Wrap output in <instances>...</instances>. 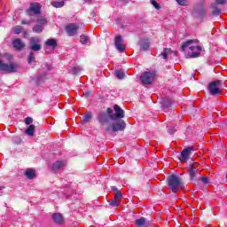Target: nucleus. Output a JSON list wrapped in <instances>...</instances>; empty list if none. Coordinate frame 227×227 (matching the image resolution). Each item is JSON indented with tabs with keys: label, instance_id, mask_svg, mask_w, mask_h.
<instances>
[{
	"label": "nucleus",
	"instance_id": "f257e3e1",
	"mask_svg": "<svg viewBox=\"0 0 227 227\" xmlns=\"http://www.w3.org/2000/svg\"><path fill=\"white\" fill-rule=\"evenodd\" d=\"M194 43H198V40H189L183 43L181 51L182 52L187 51V58H200L201 56V46L194 45Z\"/></svg>",
	"mask_w": 227,
	"mask_h": 227
},
{
	"label": "nucleus",
	"instance_id": "f03ea898",
	"mask_svg": "<svg viewBox=\"0 0 227 227\" xmlns=\"http://www.w3.org/2000/svg\"><path fill=\"white\" fill-rule=\"evenodd\" d=\"M106 113L111 120H121V118H125V112L120 106L115 105L114 106V110L112 108H107Z\"/></svg>",
	"mask_w": 227,
	"mask_h": 227
},
{
	"label": "nucleus",
	"instance_id": "7ed1b4c3",
	"mask_svg": "<svg viewBox=\"0 0 227 227\" xmlns=\"http://www.w3.org/2000/svg\"><path fill=\"white\" fill-rule=\"evenodd\" d=\"M168 186L172 192H178L182 189V178L176 176H170L168 177Z\"/></svg>",
	"mask_w": 227,
	"mask_h": 227
},
{
	"label": "nucleus",
	"instance_id": "20e7f679",
	"mask_svg": "<svg viewBox=\"0 0 227 227\" xmlns=\"http://www.w3.org/2000/svg\"><path fill=\"white\" fill-rule=\"evenodd\" d=\"M20 67V66L19 64H15L13 62L6 64L0 59V70L2 72H8V74H13L17 72V70H19Z\"/></svg>",
	"mask_w": 227,
	"mask_h": 227
},
{
	"label": "nucleus",
	"instance_id": "39448f33",
	"mask_svg": "<svg viewBox=\"0 0 227 227\" xmlns=\"http://www.w3.org/2000/svg\"><path fill=\"white\" fill-rule=\"evenodd\" d=\"M125 127H126L125 121H117L112 124V127L107 126L105 128V129L106 130V132H111V130L113 132H120L121 130H125Z\"/></svg>",
	"mask_w": 227,
	"mask_h": 227
},
{
	"label": "nucleus",
	"instance_id": "423d86ee",
	"mask_svg": "<svg viewBox=\"0 0 227 227\" xmlns=\"http://www.w3.org/2000/svg\"><path fill=\"white\" fill-rule=\"evenodd\" d=\"M140 81L143 84H152L155 81V72H145L140 77Z\"/></svg>",
	"mask_w": 227,
	"mask_h": 227
},
{
	"label": "nucleus",
	"instance_id": "0eeeda50",
	"mask_svg": "<svg viewBox=\"0 0 227 227\" xmlns=\"http://www.w3.org/2000/svg\"><path fill=\"white\" fill-rule=\"evenodd\" d=\"M42 10V5L38 3L30 4L29 8L27 10V15L32 17V15H38Z\"/></svg>",
	"mask_w": 227,
	"mask_h": 227
},
{
	"label": "nucleus",
	"instance_id": "6e6552de",
	"mask_svg": "<svg viewBox=\"0 0 227 227\" xmlns=\"http://www.w3.org/2000/svg\"><path fill=\"white\" fill-rule=\"evenodd\" d=\"M220 87L221 81L216 80L215 82H212L208 86V90L211 95H221V90H219Z\"/></svg>",
	"mask_w": 227,
	"mask_h": 227
},
{
	"label": "nucleus",
	"instance_id": "1a4fd4ad",
	"mask_svg": "<svg viewBox=\"0 0 227 227\" xmlns=\"http://www.w3.org/2000/svg\"><path fill=\"white\" fill-rule=\"evenodd\" d=\"M192 150H194L193 146L184 149L179 156V160L182 162H187V160L191 157V152H192Z\"/></svg>",
	"mask_w": 227,
	"mask_h": 227
},
{
	"label": "nucleus",
	"instance_id": "9d476101",
	"mask_svg": "<svg viewBox=\"0 0 227 227\" xmlns=\"http://www.w3.org/2000/svg\"><path fill=\"white\" fill-rule=\"evenodd\" d=\"M40 43V38L38 37H31L30 38V49L31 51H34L35 52H37L42 49V45Z\"/></svg>",
	"mask_w": 227,
	"mask_h": 227
},
{
	"label": "nucleus",
	"instance_id": "9b49d317",
	"mask_svg": "<svg viewBox=\"0 0 227 227\" xmlns=\"http://www.w3.org/2000/svg\"><path fill=\"white\" fill-rule=\"evenodd\" d=\"M123 198V194L121 191H117L115 192L114 200H111L110 205L111 207H120V203H121V199Z\"/></svg>",
	"mask_w": 227,
	"mask_h": 227
},
{
	"label": "nucleus",
	"instance_id": "f8f14e48",
	"mask_svg": "<svg viewBox=\"0 0 227 227\" xmlns=\"http://www.w3.org/2000/svg\"><path fill=\"white\" fill-rule=\"evenodd\" d=\"M77 29H79V27H77V25L74 23L68 24L66 27V31L69 36L77 35Z\"/></svg>",
	"mask_w": 227,
	"mask_h": 227
},
{
	"label": "nucleus",
	"instance_id": "ddd939ff",
	"mask_svg": "<svg viewBox=\"0 0 227 227\" xmlns=\"http://www.w3.org/2000/svg\"><path fill=\"white\" fill-rule=\"evenodd\" d=\"M114 45H115L117 51H119V52H125L126 48L123 45V39H121V35H117L115 37Z\"/></svg>",
	"mask_w": 227,
	"mask_h": 227
},
{
	"label": "nucleus",
	"instance_id": "4468645a",
	"mask_svg": "<svg viewBox=\"0 0 227 227\" xmlns=\"http://www.w3.org/2000/svg\"><path fill=\"white\" fill-rule=\"evenodd\" d=\"M12 47L16 49V51H22V49L26 47V43L22 42V39L16 38L12 41Z\"/></svg>",
	"mask_w": 227,
	"mask_h": 227
},
{
	"label": "nucleus",
	"instance_id": "2eb2a0df",
	"mask_svg": "<svg viewBox=\"0 0 227 227\" xmlns=\"http://www.w3.org/2000/svg\"><path fill=\"white\" fill-rule=\"evenodd\" d=\"M67 166V160H58L52 165V170L53 171H59V169H63V168H66Z\"/></svg>",
	"mask_w": 227,
	"mask_h": 227
},
{
	"label": "nucleus",
	"instance_id": "dca6fc26",
	"mask_svg": "<svg viewBox=\"0 0 227 227\" xmlns=\"http://www.w3.org/2000/svg\"><path fill=\"white\" fill-rule=\"evenodd\" d=\"M192 15L193 17H196V19H203V16L207 15V11L203 7H200V9H194Z\"/></svg>",
	"mask_w": 227,
	"mask_h": 227
},
{
	"label": "nucleus",
	"instance_id": "f3484780",
	"mask_svg": "<svg viewBox=\"0 0 227 227\" xmlns=\"http://www.w3.org/2000/svg\"><path fill=\"white\" fill-rule=\"evenodd\" d=\"M98 120L99 123H101V125H106L109 123V114L100 113L98 114Z\"/></svg>",
	"mask_w": 227,
	"mask_h": 227
},
{
	"label": "nucleus",
	"instance_id": "a211bd4d",
	"mask_svg": "<svg viewBox=\"0 0 227 227\" xmlns=\"http://www.w3.org/2000/svg\"><path fill=\"white\" fill-rule=\"evenodd\" d=\"M135 226L136 227H148V226H150V222L146 221V218H145V217H140L136 220Z\"/></svg>",
	"mask_w": 227,
	"mask_h": 227
},
{
	"label": "nucleus",
	"instance_id": "6ab92c4d",
	"mask_svg": "<svg viewBox=\"0 0 227 227\" xmlns=\"http://www.w3.org/2000/svg\"><path fill=\"white\" fill-rule=\"evenodd\" d=\"M52 219L54 223H56L57 224H63V223H65V220L63 219V215H61V214L59 213L53 214Z\"/></svg>",
	"mask_w": 227,
	"mask_h": 227
},
{
	"label": "nucleus",
	"instance_id": "aec40b11",
	"mask_svg": "<svg viewBox=\"0 0 227 227\" xmlns=\"http://www.w3.org/2000/svg\"><path fill=\"white\" fill-rule=\"evenodd\" d=\"M25 176H27V178H28V180H33V178L36 176V171L33 168H27L25 171Z\"/></svg>",
	"mask_w": 227,
	"mask_h": 227
},
{
	"label": "nucleus",
	"instance_id": "412c9836",
	"mask_svg": "<svg viewBox=\"0 0 227 227\" xmlns=\"http://www.w3.org/2000/svg\"><path fill=\"white\" fill-rule=\"evenodd\" d=\"M139 45L142 47L143 51H148L150 48V42L147 39H141Z\"/></svg>",
	"mask_w": 227,
	"mask_h": 227
},
{
	"label": "nucleus",
	"instance_id": "4be33fe9",
	"mask_svg": "<svg viewBox=\"0 0 227 227\" xmlns=\"http://www.w3.org/2000/svg\"><path fill=\"white\" fill-rule=\"evenodd\" d=\"M36 22L40 26H43V27H45L46 24H48L49 21L47 20V18L43 16H38L36 19Z\"/></svg>",
	"mask_w": 227,
	"mask_h": 227
},
{
	"label": "nucleus",
	"instance_id": "5701e85b",
	"mask_svg": "<svg viewBox=\"0 0 227 227\" xmlns=\"http://www.w3.org/2000/svg\"><path fill=\"white\" fill-rule=\"evenodd\" d=\"M45 43L48 47H52L53 49H56V47H58V42L56 41V39H48Z\"/></svg>",
	"mask_w": 227,
	"mask_h": 227
},
{
	"label": "nucleus",
	"instance_id": "b1692460",
	"mask_svg": "<svg viewBox=\"0 0 227 227\" xmlns=\"http://www.w3.org/2000/svg\"><path fill=\"white\" fill-rule=\"evenodd\" d=\"M25 133L27 136H30V137H33L35 136V125H29L28 128L26 129Z\"/></svg>",
	"mask_w": 227,
	"mask_h": 227
},
{
	"label": "nucleus",
	"instance_id": "393cba45",
	"mask_svg": "<svg viewBox=\"0 0 227 227\" xmlns=\"http://www.w3.org/2000/svg\"><path fill=\"white\" fill-rule=\"evenodd\" d=\"M168 54H173V51H171L170 48H165L163 50V52L160 56L162 57V59H168Z\"/></svg>",
	"mask_w": 227,
	"mask_h": 227
},
{
	"label": "nucleus",
	"instance_id": "a878e982",
	"mask_svg": "<svg viewBox=\"0 0 227 227\" xmlns=\"http://www.w3.org/2000/svg\"><path fill=\"white\" fill-rule=\"evenodd\" d=\"M43 25H40V24H36V25H35L34 27H33V28H32V31L34 32V33H38V34H40V33H42V31H43Z\"/></svg>",
	"mask_w": 227,
	"mask_h": 227
},
{
	"label": "nucleus",
	"instance_id": "bb28decb",
	"mask_svg": "<svg viewBox=\"0 0 227 227\" xmlns=\"http://www.w3.org/2000/svg\"><path fill=\"white\" fill-rule=\"evenodd\" d=\"M197 173H198V169H196V168H194V165H192V167L190 168L191 180H194V178H196Z\"/></svg>",
	"mask_w": 227,
	"mask_h": 227
},
{
	"label": "nucleus",
	"instance_id": "cd10ccee",
	"mask_svg": "<svg viewBox=\"0 0 227 227\" xmlns=\"http://www.w3.org/2000/svg\"><path fill=\"white\" fill-rule=\"evenodd\" d=\"M91 120V113H86L82 119V123H88Z\"/></svg>",
	"mask_w": 227,
	"mask_h": 227
},
{
	"label": "nucleus",
	"instance_id": "c85d7f7f",
	"mask_svg": "<svg viewBox=\"0 0 227 227\" xmlns=\"http://www.w3.org/2000/svg\"><path fill=\"white\" fill-rule=\"evenodd\" d=\"M51 6H53V8H63V6H65V1L52 2Z\"/></svg>",
	"mask_w": 227,
	"mask_h": 227
},
{
	"label": "nucleus",
	"instance_id": "c756f323",
	"mask_svg": "<svg viewBox=\"0 0 227 227\" xmlns=\"http://www.w3.org/2000/svg\"><path fill=\"white\" fill-rule=\"evenodd\" d=\"M172 103L173 102L171 101V99H168V98L164 99L162 103L163 109H168V107H171Z\"/></svg>",
	"mask_w": 227,
	"mask_h": 227
},
{
	"label": "nucleus",
	"instance_id": "7c9ffc66",
	"mask_svg": "<svg viewBox=\"0 0 227 227\" xmlns=\"http://www.w3.org/2000/svg\"><path fill=\"white\" fill-rule=\"evenodd\" d=\"M82 69L81 68V67L79 66H74L71 68L70 70V74H79V72H81Z\"/></svg>",
	"mask_w": 227,
	"mask_h": 227
},
{
	"label": "nucleus",
	"instance_id": "2f4dec72",
	"mask_svg": "<svg viewBox=\"0 0 227 227\" xmlns=\"http://www.w3.org/2000/svg\"><path fill=\"white\" fill-rule=\"evenodd\" d=\"M89 41H90V37H88V36H86V35H82L80 36V42H81V43H82L83 45L86 44V43H88Z\"/></svg>",
	"mask_w": 227,
	"mask_h": 227
},
{
	"label": "nucleus",
	"instance_id": "473e14b6",
	"mask_svg": "<svg viewBox=\"0 0 227 227\" xmlns=\"http://www.w3.org/2000/svg\"><path fill=\"white\" fill-rule=\"evenodd\" d=\"M12 31H13L14 35H20V33H22V27L16 26L12 28Z\"/></svg>",
	"mask_w": 227,
	"mask_h": 227
},
{
	"label": "nucleus",
	"instance_id": "72a5a7b5",
	"mask_svg": "<svg viewBox=\"0 0 227 227\" xmlns=\"http://www.w3.org/2000/svg\"><path fill=\"white\" fill-rule=\"evenodd\" d=\"M115 76L117 77V79H123V77H125V74L121 71H116Z\"/></svg>",
	"mask_w": 227,
	"mask_h": 227
},
{
	"label": "nucleus",
	"instance_id": "f704fd0d",
	"mask_svg": "<svg viewBox=\"0 0 227 227\" xmlns=\"http://www.w3.org/2000/svg\"><path fill=\"white\" fill-rule=\"evenodd\" d=\"M33 22H35V20H23L21 21V24L26 25V26H29V24H33Z\"/></svg>",
	"mask_w": 227,
	"mask_h": 227
},
{
	"label": "nucleus",
	"instance_id": "c9c22d12",
	"mask_svg": "<svg viewBox=\"0 0 227 227\" xmlns=\"http://www.w3.org/2000/svg\"><path fill=\"white\" fill-rule=\"evenodd\" d=\"M28 63L31 64L33 63V61H35V53L31 52L28 55V59H27Z\"/></svg>",
	"mask_w": 227,
	"mask_h": 227
},
{
	"label": "nucleus",
	"instance_id": "e433bc0d",
	"mask_svg": "<svg viewBox=\"0 0 227 227\" xmlns=\"http://www.w3.org/2000/svg\"><path fill=\"white\" fill-rule=\"evenodd\" d=\"M151 4H153L154 8H156V10H159L160 8V5L155 0H151Z\"/></svg>",
	"mask_w": 227,
	"mask_h": 227
},
{
	"label": "nucleus",
	"instance_id": "4c0bfd02",
	"mask_svg": "<svg viewBox=\"0 0 227 227\" xmlns=\"http://www.w3.org/2000/svg\"><path fill=\"white\" fill-rule=\"evenodd\" d=\"M200 182H202V184H205L207 185V184H210V182L208 181V177L204 176L200 178Z\"/></svg>",
	"mask_w": 227,
	"mask_h": 227
},
{
	"label": "nucleus",
	"instance_id": "58836bf2",
	"mask_svg": "<svg viewBox=\"0 0 227 227\" xmlns=\"http://www.w3.org/2000/svg\"><path fill=\"white\" fill-rule=\"evenodd\" d=\"M212 15H221V9H217V8L214 7Z\"/></svg>",
	"mask_w": 227,
	"mask_h": 227
},
{
	"label": "nucleus",
	"instance_id": "ea45409f",
	"mask_svg": "<svg viewBox=\"0 0 227 227\" xmlns=\"http://www.w3.org/2000/svg\"><path fill=\"white\" fill-rule=\"evenodd\" d=\"M25 123H26V125H31V123H33V118H31V117H27V118L25 119Z\"/></svg>",
	"mask_w": 227,
	"mask_h": 227
},
{
	"label": "nucleus",
	"instance_id": "a19ab883",
	"mask_svg": "<svg viewBox=\"0 0 227 227\" xmlns=\"http://www.w3.org/2000/svg\"><path fill=\"white\" fill-rule=\"evenodd\" d=\"M176 2L178 3V4H180V6H185L187 1L185 0H176Z\"/></svg>",
	"mask_w": 227,
	"mask_h": 227
},
{
	"label": "nucleus",
	"instance_id": "79ce46f5",
	"mask_svg": "<svg viewBox=\"0 0 227 227\" xmlns=\"http://www.w3.org/2000/svg\"><path fill=\"white\" fill-rule=\"evenodd\" d=\"M216 4H226V0H215Z\"/></svg>",
	"mask_w": 227,
	"mask_h": 227
},
{
	"label": "nucleus",
	"instance_id": "37998d69",
	"mask_svg": "<svg viewBox=\"0 0 227 227\" xmlns=\"http://www.w3.org/2000/svg\"><path fill=\"white\" fill-rule=\"evenodd\" d=\"M168 134H175V132H176V129H175V128H171L168 130Z\"/></svg>",
	"mask_w": 227,
	"mask_h": 227
},
{
	"label": "nucleus",
	"instance_id": "c03bdc74",
	"mask_svg": "<svg viewBox=\"0 0 227 227\" xmlns=\"http://www.w3.org/2000/svg\"><path fill=\"white\" fill-rule=\"evenodd\" d=\"M112 191H114V192H118L119 190L115 186H113L112 187Z\"/></svg>",
	"mask_w": 227,
	"mask_h": 227
},
{
	"label": "nucleus",
	"instance_id": "a18cd8bd",
	"mask_svg": "<svg viewBox=\"0 0 227 227\" xmlns=\"http://www.w3.org/2000/svg\"><path fill=\"white\" fill-rule=\"evenodd\" d=\"M23 37H24V38H27V32H26V31L23 32Z\"/></svg>",
	"mask_w": 227,
	"mask_h": 227
},
{
	"label": "nucleus",
	"instance_id": "49530a36",
	"mask_svg": "<svg viewBox=\"0 0 227 227\" xmlns=\"http://www.w3.org/2000/svg\"><path fill=\"white\" fill-rule=\"evenodd\" d=\"M83 95L84 97H90V91L84 92Z\"/></svg>",
	"mask_w": 227,
	"mask_h": 227
},
{
	"label": "nucleus",
	"instance_id": "de8ad7c7",
	"mask_svg": "<svg viewBox=\"0 0 227 227\" xmlns=\"http://www.w3.org/2000/svg\"><path fill=\"white\" fill-rule=\"evenodd\" d=\"M172 54H174V56H177L178 55V51H173Z\"/></svg>",
	"mask_w": 227,
	"mask_h": 227
},
{
	"label": "nucleus",
	"instance_id": "09e8293b",
	"mask_svg": "<svg viewBox=\"0 0 227 227\" xmlns=\"http://www.w3.org/2000/svg\"><path fill=\"white\" fill-rule=\"evenodd\" d=\"M92 0H85L86 3H91Z\"/></svg>",
	"mask_w": 227,
	"mask_h": 227
},
{
	"label": "nucleus",
	"instance_id": "8fccbe9b",
	"mask_svg": "<svg viewBox=\"0 0 227 227\" xmlns=\"http://www.w3.org/2000/svg\"><path fill=\"white\" fill-rule=\"evenodd\" d=\"M12 58H13L12 56H10V59H12Z\"/></svg>",
	"mask_w": 227,
	"mask_h": 227
},
{
	"label": "nucleus",
	"instance_id": "3c124183",
	"mask_svg": "<svg viewBox=\"0 0 227 227\" xmlns=\"http://www.w3.org/2000/svg\"><path fill=\"white\" fill-rule=\"evenodd\" d=\"M122 1H125V0H122Z\"/></svg>",
	"mask_w": 227,
	"mask_h": 227
}]
</instances>
